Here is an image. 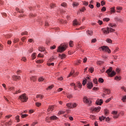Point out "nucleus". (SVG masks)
Segmentation results:
<instances>
[{
    "mask_svg": "<svg viewBox=\"0 0 126 126\" xmlns=\"http://www.w3.org/2000/svg\"><path fill=\"white\" fill-rule=\"evenodd\" d=\"M19 100L22 103H26L28 101V97L26 96V94H23L20 95L18 98Z\"/></svg>",
    "mask_w": 126,
    "mask_h": 126,
    "instance_id": "1",
    "label": "nucleus"
},
{
    "mask_svg": "<svg viewBox=\"0 0 126 126\" xmlns=\"http://www.w3.org/2000/svg\"><path fill=\"white\" fill-rule=\"evenodd\" d=\"M66 48H67V46L66 45V44H62L59 46L57 52L58 53H63V52H64V51L66 50Z\"/></svg>",
    "mask_w": 126,
    "mask_h": 126,
    "instance_id": "2",
    "label": "nucleus"
},
{
    "mask_svg": "<svg viewBox=\"0 0 126 126\" xmlns=\"http://www.w3.org/2000/svg\"><path fill=\"white\" fill-rule=\"evenodd\" d=\"M102 32H103V34H108L111 32H114L115 30L111 28H103L101 29Z\"/></svg>",
    "mask_w": 126,
    "mask_h": 126,
    "instance_id": "3",
    "label": "nucleus"
},
{
    "mask_svg": "<svg viewBox=\"0 0 126 126\" xmlns=\"http://www.w3.org/2000/svg\"><path fill=\"white\" fill-rule=\"evenodd\" d=\"M83 102H84L86 104H87V105H89V106H90V105H91V103H92L90 98H87V96H85L83 98Z\"/></svg>",
    "mask_w": 126,
    "mask_h": 126,
    "instance_id": "4",
    "label": "nucleus"
},
{
    "mask_svg": "<svg viewBox=\"0 0 126 126\" xmlns=\"http://www.w3.org/2000/svg\"><path fill=\"white\" fill-rule=\"evenodd\" d=\"M100 48L102 49L103 52H107L109 54L111 53V50L109 49V47L108 46H101Z\"/></svg>",
    "mask_w": 126,
    "mask_h": 126,
    "instance_id": "5",
    "label": "nucleus"
},
{
    "mask_svg": "<svg viewBox=\"0 0 126 126\" xmlns=\"http://www.w3.org/2000/svg\"><path fill=\"white\" fill-rule=\"evenodd\" d=\"M57 119H58V118L57 117V116H53L49 117H46V122H47V123H49L50 121H49V120H53L54 121L55 120H57Z\"/></svg>",
    "mask_w": 126,
    "mask_h": 126,
    "instance_id": "6",
    "label": "nucleus"
},
{
    "mask_svg": "<svg viewBox=\"0 0 126 126\" xmlns=\"http://www.w3.org/2000/svg\"><path fill=\"white\" fill-rule=\"evenodd\" d=\"M87 86V88H88L89 89H92V87H93V83H92V82H88Z\"/></svg>",
    "mask_w": 126,
    "mask_h": 126,
    "instance_id": "7",
    "label": "nucleus"
},
{
    "mask_svg": "<svg viewBox=\"0 0 126 126\" xmlns=\"http://www.w3.org/2000/svg\"><path fill=\"white\" fill-rule=\"evenodd\" d=\"M12 78L13 80H15V81H16V80H20V76H17V75H13Z\"/></svg>",
    "mask_w": 126,
    "mask_h": 126,
    "instance_id": "8",
    "label": "nucleus"
},
{
    "mask_svg": "<svg viewBox=\"0 0 126 126\" xmlns=\"http://www.w3.org/2000/svg\"><path fill=\"white\" fill-rule=\"evenodd\" d=\"M103 92L104 93H105V94L109 95V94H110V93H111V91H110V90L104 88L103 89Z\"/></svg>",
    "mask_w": 126,
    "mask_h": 126,
    "instance_id": "9",
    "label": "nucleus"
},
{
    "mask_svg": "<svg viewBox=\"0 0 126 126\" xmlns=\"http://www.w3.org/2000/svg\"><path fill=\"white\" fill-rule=\"evenodd\" d=\"M59 57L61 59V60H63V59H65V58H66V55L64 54H59Z\"/></svg>",
    "mask_w": 126,
    "mask_h": 126,
    "instance_id": "10",
    "label": "nucleus"
},
{
    "mask_svg": "<svg viewBox=\"0 0 126 126\" xmlns=\"http://www.w3.org/2000/svg\"><path fill=\"white\" fill-rule=\"evenodd\" d=\"M95 103L97 105H101L103 104V100L102 99H98Z\"/></svg>",
    "mask_w": 126,
    "mask_h": 126,
    "instance_id": "11",
    "label": "nucleus"
},
{
    "mask_svg": "<svg viewBox=\"0 0 126 126\" xmlns=\"http://www.w3.org/2000/svg\"><path fill=\"white\" fill-rule=\"evenodd\" d=\"M100 109H101V107L98 106V107H95L93 108V111L94 112H99Z\"/></svg>",
    "mask_w": 126,
    "mask_h": 126,
    "instance_id": "12",
    "label": "nucleus"
},
{
    "mask_svg": "<svg viewBox=\"0 0 126 126\" xmlns=\"http://www.w3.org/2000/svg\"><path fill=\"white\" fill-rule=\"evenodd\" d=\"M112 70H113V68H112V67H110L109 68V69H108L107 70V71H106V73L108 74V75H109L111 73Z\"/></svg>",
    "mask_w": 126,
    "mask_h": 126,
    "instance_id": "13",
    "label": "nucleus"
},
{
    "mask_svg": "<svg viewBox=\"0 0 126 126\" xmlns=\"http://www.w3.org/2000/svg\"><path fill=\"white\" fill-rule=\"evenodd\" d=\"M87 35H89V36H92L93 35V32L92 31H87Z\"/></svg>",
    "mask_w": 126,
    "mask_h": 126,
    "instance_id": "14",
    "label": "nucleus"
},
{
    "mask_svg": "<svg viewBox=\"0 0 126 126\" xmlns=\"http://www.w3.org/2000/svg\"><path fill=\"white\" fill-rule=\"evenodd\" d=\"M116 72H115V71H112L111 73H110L108 75L109 76H110V77H113V76H114V75H116Z\"/></svg>",
    "mask_w": 126,
    "mask_h": 126,
    "instance_id": "15",
    "label": "nucleus"
},
{
    "mask_svg": "<svg viewBox=\"0 0 126 126\" xmlns=\"http://www.w3.org/2000/svg\"><path fill=\"white\" fill-rule=\"evenodd\" d=\"M73 24L74 26H75V25H76V26H77V25H80V23H79L78 22V21H77V20H75L73 21Z\"/></svg>",
    "mask_w": 126,
    "mask_h": 126,
    "instance_id": "16",
    "label": "nucleus"
},
{
    "mask_svg": "<svg viewBox=\"0 0 126 126\" xmlns=\"http://www.w3.org/2000/svg\"><path fill=\"white\" fill-rule=\"evenodd\" d=\"M54 110V106H51L47 109V112H51Z\"/></svg>",
    "mask_w": 126,
    "mask_h": 126,
    "instance_id": "17",
    "label": "nucleus"
},
{
    "mask_svg": "<svg viewBox=\"0 0 126 126\" xmlns=\"http://www.w3.org/2000/svg\"><path fill=\"white\" fill-rule=\"evenodd\" d=\"M73 7H76L79 5V3L78 2H74L72 4Z\"/></svg>",
    "mask_w": 126,
    "mask_h": 126,
    "instance_id": "18",
    "label": "nucleus"
},
{
    "mask_svg": "<svg viewBox=\"0 0 126 126\" xmlns=\"http://www.w3.org/2000/svg\"><path fill=\"white\" fill-rule=\"evenodd\" d=\"M66 106L69 108H72V103H69L66 104Z\"/></svg>",
    "mask_w": 126,
    "mask_h": 126,
    "instance_id": "19",
    "label": "nucleus"
},
{
    "mask_svg": "<svg viewBox=\"0 0 126 126\" xmlns=\"http://www.w3.org/2000/svg\"><path fill=\"white\" fill-rule=\"evenodd\" d=\"M111 14H112V13H115V12H116V10H115V7H112L111 8Z\"/></svg>",
    "mask_w": 126,
    "mask_h": 126,
    "instance_id": "20",
    "label": "nucleus"
},
{
    "mask_svg": "<svg viewBox=\"0 0 126 126\" xmlns=\"http://www.w3.org/2000/svg\"><path fill=\"white\" fill-rule=\"evenodd\" d=\"M104 114H105V116H108L109 115V110L104 109Z\"/></svg>",
    "mask_w": 126,
    "mask_h": 126,
    "instance_id": "21",
    "label": "nucleus"
},
{
    "mask_svg": "<svg viewBox=\"0 0 126 126\" xmlns=\"http://www.w3.org/2000/svg\"><path fill=\"white\" fill-rule=\"evenodd\" d=\"M19 118H20V117L18 115L15 117V119L17 121V123H19L20 122V119H19Z\"/></svg>",
    "mask_w": 126,
    "mask_h": 126,
    "instance_id": "22",
    "label": "nucleus"
},
{
    "mask_svg": "<svg viewBox=\"0 0 126 126\" xmlns=\"http://www.w3.org/2000/svg\"><path fill=\"white\" fill-rule=\"evenodd\" d=\"M36 98H40V99H42L44 97V95L41 94H37L36 96Z\"/></svg>",
    "mask_w": 126,
    "mask_h": 126,
    "instance_id": "23",
    "label": "nucleus"
},
{
    "mask_svg": "<svg viewBox=\"0 0 126 126\" xmlns=\"http://www.w3.org/2000/svg\"><path fill=\"white\" fill-rule=\"evenodd\" d=\"M89 71L90 72H91V73H92V72H93V71H94V68H93V67H91L89 69Z\"/></svg>",
    "mask_w": 126,
    "mask_h": 126,
    "instance_id": "24",
    "label": "nucleus"
},
{
    "mask_svg": "<svg viewBox=\"0 0 126 126\" xmlns=\"http://www.w3.org/2000/svg\"><path fill=\"white\" fill-rule=\"evenodd\" d=\"M38 51L40 52H44V51H45V48H44V47H39L38 48Z\"/></svg>",
    "mask_w": 126,
    "mask_h": 126,
    "instance_id": "25",
    "label": "nucleus"
},
{
    "mask_svg": "<svg viewBox=\"0 0 126 126\" xmlns=\"http://www.w3.org/2000/svg\"><path fill=\"white\" fill-rule=\"evenodd\" d=\"M11 124H12V122L11 121H9L5 123L6 126H11Z\"/></svg>",
    "mask_w": 126,
    "mask_h": 126,
    "instance_id": "26",
    "label": "nucleus"
},
{
    "mask_svg": "<svg viewBox=\"0 0 126 126\" xmlns=\"http://www.w3.org/2000/svg\"><path fill=\"white\" fill-rule=\"evenodd\" d=\"M31 80H32V81H36V77L32 76L31 77Z\"/></svg>",
    "mask_w": 126,
    "mask_h": 126,
    "instance_id": "27",
    "label": "nucleus"
},
{
    "mask_svg": "<svg viewBox=\"0 0 126 126\" xmlns=\"http://www.w3.org/2000/svg\"><path fill=\"white\" fill-rule=\"evenodd\" d=\"M81 63V61L79 60V61H77L75 62V64H76V65H78L79 64H80V63Z\"/></svg>",
    "mask_w": 126,
    "mask_h": 126,
    "instance_id": "28",
    "label": "nucleus"
},
{
    "mask_svg": "<svg viewBox=\"0 0 126 126\" xmlns=\"http://www.w3.org/2000/svg\"><path fill=\"white\" fill-rule=\"evenodd\" d=\"M105 119H106V117H105L103 116L99 118V119L100 121H101V122H102V121H104V120H105Z\"/></svg>",
    "mask_w": 126,
    "mask_h": 126,
    "instance_id": "29",
    "label": "nucleus"
},
{
    "mask_svg": "<svg viewBox=\"0 0 126 126\" xmlns=\"http://www.w3.org/2000/svg\"><path fill=\"white\" fill-rule=\"evenodd\" d=\"M98 82H100V83H103L104 82V79L102 78H100L98 79Z\"/></svg>",
    "mask_w": 126,
    "mask_h": 126,
    "instance_id": "30",
    "label": "nucleus"
},
{
    "mask_svg": "<svg viewBox=\"0 0 126 126\" xmlns=\"http://www.w3.org/2000/svg\"><path fill=\"white\" fill-rule=\"evenodd\" d=\"M32 60H35V59H36V53L32 54Z\"/></svg>",
    "mask_w": 126,
    "mask_h": 126,
    "instance_id": "31",
    "label": "nucleus"
},
{
    "mask_svg": "<svg viewBox=\"0 0 126 126\" xmlns=\"http://www.w3.org/2000/svg\"><path fill=\"white\" fill-rule=\"evenodd\" d=\"M15 88H14V87H10L9 88V91H11L12 92L15 90Z\"/></svg>",
    "mask_w": 126,
    "mask_h": 126,
    "instance_id": "32",
    "label": "nucleus"
},
{
    "mask_svg": "<svg viewBox=\"0 0 126 126\" xmlns=\"http://www.w3.org/2000/svg\"><path fill=\"white\" fill-rule=\"evenodd\" d=\"M44 63V61H43V60L36 61V63Z\"/></svg>",
    "mask_w": 126,
    "mask_h": 126,
    "instance_id": "33",
    "label": "nucleus"
},
{
    "mask_svg": "<svg viewBox=\"0 0 126 126\" xmlns=\"http://www.w3.org/2000/svg\"><path fill=\"white\" fill-rule=\"evenodd\" d=\"M115 80H121L122 79V78L121 77H119L116 76L115 78Z\"/></svg>",
    "mask_w": 126,
    "mask_h": 126,
    "instance_id": "34",
    "label": "nucleus"
},
{
    "mask_svg": "<svg viewBox=\"0 0 126 126\" xmlns=\"http://www.w3.org/2000/svg\"><path fill=\"white\" fill-rule=\"evenodd\" d=\"M103 21H106V22H108V21H110V19L109 18H104L103 19Z\"/></svg>",
    "mask_w": 126,
    "mask_h": 126,
    "instance_id": "35",
    "label": "nucleus"
},
{
    "mask_svg": "<svg viewBox=\"0 0 126 126\" xmlns=\"http://www.w3.org/2000/svg\"><path fill=\"white\" fill-rule=\"evenodd\" d=\"M21 116L22 117V118H23V119H24V118H26V117H27L28 116V115L27 114H22V113L21 114Z\"/></svg>",
    "mask_w": 126,
    "mask_h": 126,
    "instance_id": "36",
    "label": "nucleus"
},
{
    "mask_svg": "<svg viewBox=\"0 0 126 126\" xmlns=\"http://www.w3.org/2000/svg\"><path fill=\"white\" fill-rule=\"evenodd\" d=\"M77 106V104L75 103H72V108H76Z\"/></svg>",
    "mask_w": 126,
    "mask_h": 126,
    "instance_id": "37",
    "label": "nucleus"
},
{
    "mask_svg": "<svg viewBox=\"0 0 126 126\" xmlns=\"http://www.w3.org/2000/svg\"><path fill=\"white\" fill-rule=\"evenodd\" d=\"M38 80L39 82H41V81H44V79L43 77H41L38 78Z\"/></svg>",
    "mask_w": 126,
    "mask_h": 126,
    "instance_id": "38",
    "label": "nucleus"
},
{
    "mask_svg": "<svg viewBox=\"0 0 126 126\" xmlns=\"http://www.w3.org/2000/svg\"><path fill=\"white\" fill-rule=\"evenodd\" d=\"M109 26L110 27H112V28L116 27V24H109Z\"/></svg>",
    "mask_w": 126,
    "mask_h": 126,
    "instance_id": "39",
    "label": "nucleus"
},
{
    "mask_svg": "<svg viewBox=\"0 0 126 126\" xmlns=\"http://www.w3.org/2000/svg\"><path fill=\"white\" fill-rule=\"evenodd\" d=\"M112 99H113V97H111L108 98L107 100H106L105 101V103H109V102H110V101H111V100H112Z\"/></svg>",
    "mask_w": 126,
    "mask_h": 126,
    "instance_id": "40",
    "label": "nucleus"
},
{
    "mask_svg": "<svg viewBox=\"0 0 126 126\" xmlns=\"http://www.w3.org/2000/svg\"><path fill=\"white\" fill-rule=\"evenodd\" d=\"M83 3L84 5H86V6H87L89 4L88 2H87L86 1H83Z\"/></svg>",
    "mask_w": 126,
    "mask_h": 126,
    "instance_id": "41",
    "label": "nucleus"
},
{
    "mask_svg": "<svg viewBox=\"0 0 126 126\" xmlns=\"http://www.w3.org/2000/svg\"><path fill=\"white\" fill-rule=\"evenodd\" d=\"M69 45L70 46V47H73V41H70L69 43Z\"/></svg>",
    "mask_w": 126,
    "mask_h": 126,
    "instance_id": "42",
    "label": "nucleus"
},
{
    "mask_svg": "<svg viewBox=\"0 0 126 126\" xmlns=\"http://www.w3.org/2000/svg\"><path fill=\"white\" fill-rule=\"evenodd\" d=\"M21 61L23 62H26V61H27L26 57H23L21 59Z\"/></svg>",
    "mask_w": 126,
    "mask_h": 126,
    "instance_id": "43",
    "label": "nucleus"
},
{
    "mask_svg": "<svg viewBox=\"0 0 126 126\" xmlns=\"http://www.w3.org/2000/svg\"><path fill=\"white\" fill-rule=\"evenodd\" d=\"M12 117V115H8L5 117V119H9Z\"/></svg>",
    "mask_w": 126,
    "mask_h": 126,
    "instance_id": "44",
    "label": "nucleus"
},
{
    "mask_svg": "<svg viewBox=\"0 0 126 126\" xmlns=\"http://www.w3.org/2000/svg\"><path fill=\"white\" fill-rule=\"evenodd\" d=\"M73 73H74V71H72L71 72H70V74H69V75L67 77H70V76H71V75H73Z\"/></svg>",
    "mask_w": 126,
    "mask_h": 126,
    "instance_id": "45",
    "label": "nucleus"
},
{
    "mask_svg": "<svg viewBox=\"0 0 126 126\" xmlns=\"http://www.w3.org/2000/svg\"><path fill=\"white\" fill-rule=\"evenodd\" d=\"M41 104L40 102H36L35 103V105L36 106V107H40V106H41Z\"/></svg>",
    "mask_w": 126,
    "mask_h": 126,
    "instance_id": "46",
    "label": "nucleus"
},
{
    "mask_svg": "<svg viewBox=\"0 0 126 126\" xmlns=\"http://www.w3.org/2000/svg\"><path fill=\"white\" fill-rule=\"evenodd\" d=\"M97 64H98V65H100V64H102V63H103V62L102 61H97L96 62Z\"/></svg>",
    "mask_w": 126,
    "mask_h": 126,
    "instance_id": "47",
    "label": "nucleus"
},
{
    "mask_svg": "<svg viewBox=\"0 0 126 126\" xmlns=\"http://www.w3.org/2000/svg\"><path fill=\"white\" fill-rule=\"evenodd\" d=\"M126 96H124L122 99V101H123V102H126Z\"/></svg>",
    "mask_w": 126,
    "mask_h": 126,
    "instance_id": "48",
    "label": "nucleus"
},
{
    "mask_svg": "<svg viewBox=\"0 0 126 126\" xmlns=\"http://www.w3.org/2000/svg\"><path fill=\"white\" fill-rule=\"evenodd\" d=\"M87 79H85L83 81V82H82V84L83 85H85V84H86L87 83Z\"/></svg>",
    "mask_w": 126,
    "mask_h": 126,
    "instance_id": "49",
    "label": "nucleus"
},
{
    "mask_svg": "<svg viewBox=\"0 0 126 126\" xmlns=\"http://www.w3.org/2000/svg\"><path fill=\"white\" fill-rule=\"evenodd\" d=\"M61 6H63V7H65L67 6V5L65 3L63 2L62 4H61Z\"/></svg>",
    "mask_w": 126,
    "mask_h": 126,
    "instance_id": "50",
    "label": "nucleus"
},
{
    "mask_svg": "<svg viewBox=\"0 0 126 126\" xmlns=\"http://www.w3.org/2000/svg\"><path fill=\"white\" fill-rule=\"evenodd\" d=\"M21 92V91L18 90L16 91L15 93H13L14 94H18V93H20Z\"/></svg>",
    "mask_w": 126,
    "mask_h": 126,
    "instance_id": "51",
    "label": "nucleus"
},
{
    "mask_svg": "<svg viewBox=\"0 0 126 126\" xmlns=\"http://www.w3.org/2000/svg\"><path fill=\"white\" fill-rule=\"evenodd\" d=\"M53 87H54V85H52L51 86H49L48 88H47V90H49V89L51 90L53 88Z\"/></svg>",
    "mask_w": 126,
    "mask_h": 126,
    "instance_id": "52",
    "label": "nucleus"
},
{
    "mask_svg": "<svg viewBox=\"0 0 126 126\" xmlns=\"http://www.w3.org/2000/svg\"><path fill=\"white\" fill-rule=\"evenodd\" d=\"M106 42H107V43H112V40H111V39L108 38V39L106 40Z\"/></svg>",
    "mask_w": 126,
    "mask_h": 126,
    "instance_id": "53",
    "label": "nucleus"
},
{
    "mask_svg": "<svg viewBox=\"0 0 126 126\" xmlns=\"http://www.w3.org/2000/svg\"><path fill=\"white\" fill-rule=\"evenodd\" d=\"M19 41V39L18 38H15L14 39V43H17V42Z\"/></svg>",
    "mask_w": 126,
    "mask_h": 126,
    "instance_id": "54",
    "label": "nucleus"
},
{
    "mask_svg": "<svg viewBox=\"0 0 126 126\" xmlns=\"http://www.w3.org/2000/svg\"><path fill=\"white\" fill-rule=\"evenodd\" d=\"M37 57H38V58H44V55H42V54H41V53H39V54L38 55Z\"/></svg>",
    "mask_w": 126,
    "mask_h": 126,
    "instance_id": "55",
    "label": "nucleus"
},
{
    "mask_svg": "<svg viewBox=\"0 0 126 126\" xmlns=\"http://www.w3.org/2000/svg\"><path fill=\"white\" fill-rule=\"evenodd\" d=\"M116 8L117 10H122L123 9V7L120 6L117 7Z\"/></svg>",
    "mask_w": 126,
    "mask_h": 126,
    "instance_id": "56",
    "label": "nucleus"
},
{
    "mask_svg": "<svg viewBox=\"0 0 126 126\" xmlns=\"http://www.w3.org/2000/svg\"><path fill=\"white\" fill-rule=\"evenodd\" d=\"M77 86L78 87H79V88H81L82 87V85H81L80 83H78L77 84Z\"/></svg>",
    "mask_w": 126,
    "mask_h": 126,
    "instance_id": "57",
    "label": "nucleus"
},
{
    "mask_svg": "<svg viewBox=\"0 0 126 126\" xmlns=\"http://www.w3.org/2000/svg\"><path fill=\"white\" fill-rule=\"evenodd\" d=\"M112 114H113V115H114V116L115 115H118V112L116 111H114L112 112Z\"/></svg>",
    "mask_w": 126,
    "mask_h": 126,
    "instance_id": "58",
    "label": "nucleus"
},
{
    "mask_svg": "<svg viewBox=\"0 0 126 126\" xmlns=\"http://www.w3.org/2000/svg\"><path fill=\"white\" fill-rule=\"evenodd\" d=\"M54 64H55V63H47V65H49V66H50V65H53V66H54Z\"/></svg>",
    "mask_w": 126,
    "mask_h": 126,
    "instance_id": "59",
    "label": "nucleus"
},
{
    "mask_svg": "<svg viewBox=\"0 0 126 126\" xmlns=\"http://www.w3.org/2000/svg\"><path fill=\"white\" fill-rule=\"evenodd\" d=\"M11 34H7L5 36V38H11Z\"/></svg>",
    "mask_w": 126,
    "mask_h": 126,
    "instance_id": "60",
    "label": "nucleus"
},
{
    "mask_svg": "<svg viewBox=\"0 0 126 126\" xmlns=\"http://www.w3.org/2000/svg\"><path fill=\"white\" fill-rule=\"evenodd\" d=\"M28 32H22L21 35L23 36V35H27Z\"/></svg>",
    "mask_w": 126,
    "mask_h": 126,
    "instance_id": "61",
    "label": "nucleus"
},
{
    "mask_svg": "<svg viewBox=\"0 0 126 126\" xmlns=\"http://www.w3.org/2000/svg\"><path fill=\"white\" fill-rule=\"evenodd\" d=\"M55 4L54 3H52L51 5H50V8H54V7H55Z\"/></svg>",
    "mask_w": 126,
    "mask_h": 126,
    "instance_id": "62",
    "label": "nucleus"
},
{
    "mask_svg": "<svg viewBox=\"0 0 126 126\" xmlns=\"http://www.w3.org/2000/svg\"><path fill=\"white\" fill-rule=\"evenodd\" d=\"M121 89L126 92V89L125 88V87H122Z\"/></svg>",
    "mask_w": 126,
    "mask_h": 126,
    "instance_id": "63",
    "label": "nucleus"
},
{
    "mask_svg": "<svg viewBox=\"0 0 126 126\" xmlns=\"http://www.w3.org/2000/svg\"><path fill=\"white\" fill-rule=\"evenodd\" d=\"M64 125L65 126H70V124L67 123H65Z\"/></svg>",
    "mask_w": 126,
    "mask_h": 126,
    "instance_id": "64",
    "label": "nucleus"
}]
</instances>
